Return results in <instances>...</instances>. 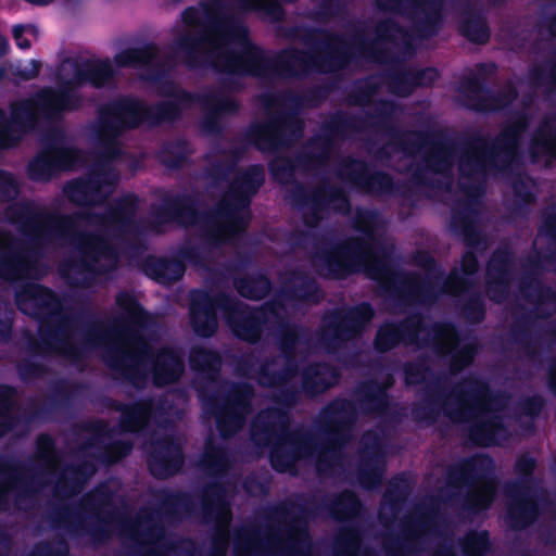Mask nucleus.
<instances>
[{"instance_id": "nucleus-1", "label": "nucleus", "mask_w": 556, "mask_h": 556, "mask_svg": "<svg viewBox=\"0 0 556 556\" xmlns=\"http://www.w3.org/2000/svg\"><path fill=\"white\" fill-rule=\"evenodd\" d=\"M205 22L197 34L185 33L175 40L177 51L189 68L203 65L206 48L217 53L211 65L225 74L222 86L229 91L244 89L245 77L302 78L311 72L344 70L357 55L372 51L374 41L365 28L350 37L323 27H304L301 40L309 50L286 48L270 58L249 38L248 27L233 14L223 11L219 1L205 7Z\"/></svg>"}, {"instance_id": "nucleus-2", "label": "nucleus", "mask_w": 556, "mask_h": 556, "mask_svg": "<svg viewBox=\"0 0 556 556\" xmlns=\"http://www.w3.org/2000/svg\"><path fill=\"white\" fill-rule=\"evenodd\" d=\"M138 204V197L128 193L114 199L101 213L90 210L47 213L29 201L12 205L8 211L9 220L20 226L31 244L26 250L11 247L0 254V279L12 282L26 277L33 267L36 247L59 239L78 242L79 257L72 260L68 267L83 275V279H71L68 283L91 286L97 277L117 268L119 251L110 237L124 242L141 233L136 218Z\"/></svg>"}, {"instance_id": "nucleus-3", "label": "nucleus", "mask_w": 556, "mask_h": 556, "mask_svg": "<svg viewBox=\"0 0 556 556\" xmlns=\"http://www.w3.org/2000/svg\"><path fill=\"white\" fill-rule=\"evenodd\" d=\"M394 109L393 102L381 100L378 102L376 112L369 113L367 117L337 110L321 123V134L308 141V144L317 146L319 151H304L298 154L295 160L280 155L269 161L268 169L276 182H292L288 197L292 206L302 211V222L307 228H317L329 208L338 213L349 212L351 203L344 189L331 184L328 179H324L313 189L307 188L295 180L296 169L300 167L313 170L325 166L336 141L348 140L352 131L362 130L368 122H371L374 127L391 129L389 117Z\"/></svg>"}, {"instance_id": "nucleus-4", "label": "nucleus", "mask_w": 556, "mask_h": 556, "mask_svg": "<svg viewBox=\"0 0 556 556\" xmlns=\"http://www.w3.org/2000/svg\"><path fill=\"white\" fill-rule=\"evenodd\" d=\"M112 496L108 488L97 486L81 500V508L91 513L90 516L83 518L79 514H74L70 506H63L53 513L52 525L54 528H65L74 540L87 538L88 545L94 548L108 544L116 527L141 545L154 544L165 535L161 515L177 518L181 513H193L195 508L189 492L164 489L159 492V509L142 507L136 518L127 519L114 506Z\"/></svg>"}, {"instance_id": "nucleus-5", "label": "nucleus", "mask_w": 556, "mask_h": 556, "mask_svg": "<svg viewBox=\"0 0 556 556\" xmlns=\"http://www.w3.org/2000/svg\"><path fill=\"white\" fill-rule=\"evenodd\" d=\"M264 184V166L251 164L235 177L216 206L203 213L198 210L195 194H166L161 204L152 207L151 228L155 230L157 226L169 223L184 226L200 224L203 241L217 248L248 229L251 202Z\"/></svg>"}, {"instance_id": "nucleus-6", "label": "nucleus", "mask_w": 556, "mask_h": 556, "mask_svg": "<svg viewBox=\"0 0 556 556\" xmlns=\"http://www.w3.org/2000/svg\"><path fill=\"white\" fill-rule=\"evenodd\" d=\"M370 243L351 237L318 254L319 274L332 280H343L364 271L376 281L382 294L404 312L407 306L433 302L438 294L429 278L417 271H403L393 264V251L382 249V256L371 257Z\"/></svg>"}, {"instance_id": "nucleus-7", "label": "nucleus", "mask_w": 556, "mask_h": 556, "mask_svg": "<svg viewBox=\"0 0 556 556\" xmlns=\"http://www.w3.org/2000/svg\"><path fill=\"white\" fill-rule=\"evenodd\" d=\"M115 302L123 311V316L116 318L111 325L101 319L89 320L84 331L83 342L75 344L72 341V343L81 349L80 361L87 349L101 345L110 337L119 338L131 349L121 345L108 348L103 356L104 363L113 372L115 380L126 381L135 388H140L144 384L146 377L139 368V361L141 354L148 352V343L140 330L150 321V315L138 299L128 291H119Z\"/></svg>"}, {"instance_id": "nucleus-8", "label": "nucleus", "mask_w": 556, "mask_h": 556, "mask_svg": "<svg viewBox=\"0 0 556 556\" xmlns=\"http://www.w3.org/2000/svg\"><path fill=\"white\" fill-rule=\"evenodd\" d=\"M20 312L38 323V338L29 334L27 352L30 355H61L70 361L81 357V349L72 343V321L63 314V299L50 287L29 282L15 293Z\"/></svg>"}, {"instance_id": "nucleus-9", "label": "nucleus", "mask_w": 556, "mask_h": 556, "mask_svg": "<svg viewBox=\"0 0 556 556\" xmlns=\"http://www.w3.org/2000/svg\"><path fill=\"white\" fill-rule=\"evenodd\" d=\"M363 509L358 495L344 489L331 500L319 502L315 496L295 494L264 509L263 518L269 523L282 525L287 556H308L311 538L306 528L308 518L327 511L334 520L351 521Z\"/></svg>"}, {"instance_id": "nucleus-10", "label": "nucleus", "mask_w": 556, "mask_h": 556, "mask_svg": "<svg viewBox=\"0 0 556 556\" xmlns=\"http://www.w3.org/2000/svg\"><path fill=\"white\" fill-rule=\"evenodd\" d=\"M530 123L531 117L525 111H517L493 140L479 132L467 137L458 160L460 177L475 180L509 172Z\"/></svg>"}, {"instance_id": "nucleus-11", "label": "nucleus", "mask_w": 556, "mask_h": 556, "mask_svg": "<svg viewBox=\"0 0 556 556\" xmlns=\"http://www.w3.org/2000/svg\"><path fill=\"white\" fill-rule=\"evenodd\" d=\"M289 410L278 406L261 412L250 430L255 446L269 447L270 466L280 473L287 472L299 460L315 456L317 450V438L313 432L290 428Z\"/></svg>"}, {"instance_id": "nucleus-12", "label": "nucleus", "mask_w": 556, "mask_h": 556, "mask_svg": "<svg viewBox=\"0 0 556 556\" xmlns=\"http://www.w3.org/2000/svg\"><path fill=\"white\" fill-rule=\"evenodd\" d=\"M159 94L165 99L149 106L160 126L181 119L185 111L200 105L203 110L200 126L207 135L222 134V119L237 115L241 109L236 98L217 91H190L169 79L162 83Z\"/></svg>"}, {"instance_id": "nucleus-13", "label": "nucleus", "mask_w": 556, "mask_h": 556, "mask_svg": "<svg viewBox=\"0 0 556 556\" xmlns=\"http://www.w3.org/2000/svg\"><path fill=\"white\" fill-rule=\"evenodd\" d=\"M441 377L428 382L424 388V399L414 404L412 415L418 422L431 426L441 412L450 419L460 421L472 417L480 400L490 395L489 384L478 377H467L455 384L450 395L441 389Z\"/></svg>"}, {"instance_id": "nucleus-14", "label": "nucleus", "mask_w": 556, "mask_h": 556, "mask_svg": "<svg viewBox=\"0 0 556 556\" xmlns=\"http://www.w3.org/2000/svg\"><path fill=\"white\" fill-rule=\"evenodd\" d=\"M556 261V252L549 255L528 256L522 264L525 275L519 282L522 298L534 305L533 309L516 316L510 326V337L529 357L536 355V344L531 339V324L536 318L546 319L556 311V291L536 277L542 261Z\"/></svg>"}, {"instance_id": "nucleus-15", "label": "nucleus", "mask_w": 556, "mask_h": 556, "mask_svg": "<svg viewBox=\"0 0 556 556\" xmlns=\"http://www.w3.org/2000/svg\"><path fill=\"white\" fill-rule=\"evenodd\" d=\"M83 390V383L61 378L51 384L50 392L40 405L28 407L22 414H12L13 409L18 408L17 389L12 384L0 383V439L20 425L52 419L56 414L68 410Z\"/></svg>"}, {"instance_id": "nucleus-16", "label": "nucleus", "mask_w": 556, "mask_h": 556, "mask_svg": "<svg viewBox=\"0 0 556 556\" xmlns=\"http://www.w3.org/2000/svg\"><path fill=\"white\" fill-rule=\"evenodd\" d=\"M455 331V325L447 321L427 324L419 312L409 313L399 321H386L377 329L374 349L377 353H388L401 344L418 348L431 346L435 354H444L442 340Z\"/></svg>"}, {"instance_id": "nucleus-17", "label": "nucleus", "mask_w": 556, "mask_h": 556, "mask_svg": "<svg viewBox=\"0 0 556 556\" xmlns=\"http://www.w3.org/2000/svg\"><path fill=\"white\" fill-rule=\"evenodd\" d=\"M494 469V460L488 454L466 457L446 469L448 486L469 489L463 500L464 510L477 515L491 508L498 489Z\"/></svg>"}, {"instance_id": "nucleus-18", "label": "nucleus", "mask_w": 556, "mask_h": 556, "mask_svg": "<svg viewBox=\"0 0 556 556\" xmlns=\"http://www.w3.org/2000/svg\"><path fill=\"white\" fill-rule=\"evenodd\" d=\"M357 414L358 407L355 401L343 397L330 401L321 409L319 430L324 434V440L317 441V450L314 454L315 469L319 476L332 475L349 440L348 429L356 420Z\"/></svg>"}, {"instance_id": "nucleus-19", "label": "nucleus", "mask_w": 556, "mask_h": 556, "mask_svg": "<svg viewBox=\"0 0 556 556\" xmlns=\"http://www.w3.org/2000/svg\"><path fill=\"white\" fill-rule=\"evenodd\" d=\"M379 84L375 81L371 77H366L362 79H357L354 81L351 90L348 92L346 102L352 106H368L374 105L372 111H366L364 115H357L359 117H367L369 113H374L377 110L378 102L381 100L391 101L394 103L395 109L393 110L392 115L389 117V125L391 129L387 128H378L371 126V122L366 123L364 128L359 131H352L350 134V138H352L355 134H361L367 129H371L377 134H383L389 137L390 146L394 147L397 151L405 153H414L416 152L424 143L429 141L430 135L424 132L422 130H404L402 129L397 123V116L403 113V106L394 100L380 98L374 101L375 96L379 92ZM354 115L353 113H351Z\"/></svg>"}, {"instance_id": "nucleus-20", "label": "nucleus", "mask_w": 556, "mask_h": 556, "mask_svg": "<svg viewBox=\"0 0 556 556\" xmlns=\"http://www.w3.org/2000/svg\"><path fill=\"white\" fill-rule=\"evenodd\" d=\"M84 86L76 78V66L72 78L61 80L58 88L45 86L34 97L20 100L13 109V117L30 125H38L39 118L59 119L64 113L78 111L84 105V97L77 88Z\"/></svg>"}, {"instance_id": "nucleus-21", "label": "nucleus", "mask_w": 556, "mask_h": 556, "mask_svg": "<svg viewBox=\"0 0 556 556\" xmlns=\"http://www.w3.org/2000/svg\"><path fill=\"white\" fill-rule=\"evenodd\" d=\"M536 467L535 457L528 453L519 455L514 465L518 479L506 483L504 488L508 498L506 522L511 530L521 531L530 528L542 514L539 497L531 494V484L536 481L534 478Z\"/></svg>"}, {"instance_id": "nucleus-22", "label": "nucleus", "mask_w": 556, "mask_h": 556, "mask_svg": "<svg viewBox=\"0 0 556 556\" xmlns=\"http://www.w3.org/2000/svg\"><path fill=\"white\" fill-rule=\"evenodd\" d=\"M198 396L205 410L214 416L220 438L227 440L242 428L245 414L251 407L253 388L247 382H238L225 394H220L200 383Z\"/></svg>"}, {"instance_id": "nucleus-23", "label": "nucleus", "mask_w": 556, "mask_h": 556, "mask_svg": "<svg viewBox=\"0 0 556 556\" xmlns=\"http://www.w3.org/2000/svg\"><path fill=\"white\" fill-rule=\"evenodd\" d=\"M220 300L223 318L231 333L249 344H257L262 340L270 317L280 318L282 305L277 302L251 306L230 294H223Z\"/></svg>"}, {"instance_id": "nucleus-24", "label": "nucleus", "mask_w": 556, "mask_h": 556, "mask_svg": "<svg viewBox=\"0 0 556 556\" xmlns=\"http://www.w3.org/2000/svg\"><path fill=\"white\" fill-rule=\"evenodd\" d=\"M374 317L369 302L329 309L321 317L318 339L328 351L341 349L359 338Z\"/></svg>"}, {"instance_id": "nucleus-25", "label": "nucleus", "mask_w": 556, "mask_h": 556, "mask_svg": "<svg viewBox=\"0 0 556 556\" xmlns=\"http://www.w3.org/2000/svg\"><path fill=\"white\" fill-rule=\"evenodd\" d=\"M142 125L160 126L149 103L136 96L121 94L98 109V126L111 137H121Z\"/></svg>"}, {"instance_id": "nucleus-26", "label": "nucleus", "mask_w": 556, "mask_h": 556, "mask_svg": "<svg viewBox=\"0 0 556 556\" xmlns=\"http://www.w3.org/2000/svg\"><path fill=\"white\" fill-rule=\"evenodd\" d=\"M478 73H471L459 81L458 92L463 97V106L477 113H494L509 106L518 97L515 87L493 91L488 83V76L496 71L495 63H480Z\"/></svg>"}, {"instance_id": "nucleus-27", "label": "nucleus", "mask_w": 556, "mask_h": 556, "mask_svg": "<svg viewBox=\"0 0 556 556\" xmlns=\"http://www.w3.org/2000/svg\"><path fill=\"white\" fill-rule=\"evenodd\" d=\"M84 161L83 151L64 144V136L56 130L45 138L43 147L27 164V176L36 182L50 181L56 174L73 170Z\"/></svg>"}, {"instance_id": "nucleus-28", "label": "nucleus", "mask_w": 556, "mask_h": 556, "mask_svg": "<svg viewBox=\"0 0 556 556\" xmlns=\"http://www.w3.org/2000/svg\"><path fill=\"white\" fill-rule=\"evenodd\" d=\"M303 132V121L294 112L282 111L263 122L251 123L244 139L260 152H274L290 147Z\"/></svg>"}, {"instance_id": "nucleus-29", "label": "nucleus", "mask_w": 556, "mask_h": 556, "mask_svg": "<svg viewBox=\"0 0 556 556\" xmlns=\"http://www.w3.org/2000/svg\"><path fill=\"white\" fill-rule=\"evenodd\" d=\"M200 509L204 522H215L210 556H226L229 544V525L232 518L228 492L224 483L213 480L200 490Z\"/></svg>"}, {"instance_id": "nucleus-30", "label": "nucleus", "mask_w": 556, "mask_h": 556, "mask_svg": "<svg viewBox=\"0 0 556 556\" xmlns=\"http://www.w3.org/2000/svg\"><path fill=\"white\" fill-rule=\"evenodd\" d=\"M118 176L113 168L103 163H94L90 169L80 177L71 179L63 187L67 200L80 207H94L102 205L109 191L104 187H114Z\"/></svg>"}, {"instance_id": "nucleus-31", "label": "nucleus", "mask_w": 556, "mask_h": 556, "mask_svg": "<svg viewBox=\"0 0 556 556\" xmlns=\"http://www.w3.org/2000/svg\"><path fill=\"white\" fill-rule=\"evenodd\" d=\"M25 464L18 459L0 454V510H5L14 494L15 502H23L47 486L42 472L26 476Z\"/></svg>"}, {"instance_id": "nucleus-32", "label": "nucleus", "mask_w": 556, "mask_h": 556, "mask_svg": "<svg viewBox=\"0 0 556 556\" xmlns=\"http://www.w3.org/2000/svg\"><path fill=\"white\" fill-rule=\"evenodd\" d=\"M382 11L401 13L409 8L414 33L419 39L438 36L445 24L444 0H376Z\"/></svg>"}, {"instance_id": "nucleus-33", "label": "nucleus", "mask_w": 556, "mask_h": 556, "mask_svg": "<svg viewBox=\"0 0 556 556\" xmlns=\"http://www.w3.org/2000/svg\"><path fill=\"white\" fill-rule=\"evenodd\" d=\"M430 135L429 141L424 143L416 152L405 153V155L414 156L424 148L425 167L418 166L412 174V181L419 187L432 188L434 182L427 175V170L434 174H444L451 172L454 165V159L457 150V142L450 139L444 131H425Z\"/></svg>"}, {"instance_id": "nucleus-34", "label": "nucleus", "mask_w": 556, "mask_h": 556, "mask_svg": "<svg viewBox=\"0 0 556 556\" xmlns=\"http://www.w3.org/2000/svg\"><path fill=\"white\" fill-rule=\"evenodd\" d=\"M337 175L342 181L364 194H391L395 189L394 179L389 173L372 170L365 160L351 155L339 163Z\"/></svg>"}, {"instance_id": "nucleus-35", "label": "nucleus", "mask_w": 556, "mask_h": 556, "mask_svg": "<svg viewBox=\"0 0 556 556\" xmlns=\"http://www.w3.org/2000/svg\"><path fill=\"white\" fill-rule=\"evenodd\" d=\"M515 273L514 252L507 247L496 248L485 266V291L491 302L501 304L508 298Z\"/></svg>"}, {"instance_id": "nucleus-36", "label": "nucleus", "mask_w": 556, "mask_h": 556, "mask_svg": "<svg viewBox=\"0 0 556 556\" xmlns=\"http://www.w3.org/2000/svg\"><path fill=\"white\" fill-rule=\"evenodd\" d=\"M184 464V445L178 438L165 434L150 443L147 466L153 478L165 480L174 477Z\"/></svg>"}, {"instance_id": "nucleus-37", "label": "nucleus", "mask_w": 556, "mask_h": 556, "mask_svg": "<svg viewBox=\"0 0 556 556\" xmlns=\"http://www.w3.org/2000/svg\"><path fill=\"white\" fill-rule=\"evenodd\" d=\"M220 291L214 295L205 290H193L190 296L189 324L194 334L202 339L215 336L218 330L217 311L222 312Z\"/></svg>"}, {"instance_id": "nucleus-38", "label": "nucleus", "mask_w": 556, "mask_h": 556, "mask_svg": "<svg viewBox=\"0 0 556 556\" xmlns=\"http://www.w3.org/2000/svg\"><path fill=\"white\" fill-rule=\"evenodd\" d=\"M451 230L454 235L462 237L463 243L469 248L462 255L459 271L471 279L480 268L478 257L472 249L479 248L484 242L482 231L469 211L458 210H454L452 213Z\"/></svg>"}, {"instance_id": "nucleus-39", "label": "nucleus", "mask_w": 556, "mask_h": 556, "mask_svg": "<svg viewBox=\"0 0 556 556\" xmlns=\"http://www.w3.org/2000/svg\"><path fill=\"white\" fill-rule=\"evenodd\" d=\"M146 358L150 361L152 382L156 388L177 383L185 372L184 357L175 348L162 346L153 353L148 345V352L141 354L139 361V368L142 371L144 370L141 368V364ZM143 374L147 378L146 372Z\"/></svg>"}, {"instance_id": "nucleus-40", "label": "nucleus", "mask_w": 556, "mask_h": 556, "mask_svg": "<svg viewBox=\"0 0 556 556\" xmlns=\"http://www.w3.org/2000/svg\"><path fill=\"white\" fill-rule=\"evenodd\" d=\"M393 384L392 376L386 382L370 378L359 381L354 388L355 403L359 410L367 416H383L390 408L388 390Z\"/></svg>"}, {"instance_id": "nucleus-41", "label": "nucleus", "mask_w": 556, "mask_h": 556, "mask_svg": "<svg viewBox=\"0 0 556 556\" xmlns=\"http://www.w3.org/2000/svg\"><path fill=\"white\" fill-rule=\"evenodd\" d=\"M301 397L314 400L339 383V369L327 362H312L300 371Z\"/></svg>"}, {"instance_id": "nucleus-42", "label": "nucleus", "mask_w": 556, "mask_h": 556, "mask_svg": "<svg viewBox=\"0 0 556 556\" xmlns=\"http://www.w3.org/2000/svg\"><path fill=\"white\" fill-rule=\"evenodd\" d=\"M258 382L263 387L274 389L273 402L287 409H292L301 403V390L295 383H291L280 370H271L269 362L260 366Z\"/></svg>"}, {"instance_id": "nucleus-43", "label": "nucleus", "mask_w": 556, "mask_h": 556, "mask_svg": "<svg viewBox=\"0 0 556 556\" xmlns=\"http://www.w3.org/2000/svg\"><path fill=\"white\" fill-rule=\"evenodd\" d=\"M189 366L199 380L195 382V390L203 383L208 390L211 383L218 381L223 366V358L217 350L203 345H193L189 351Z\"/></svg>"}, {"instance_id": "nucleus-44", "label": "nucleus", "mask_w": 556, "mask_h": 556, "mask_svg": "<svg viewBox=\"0 0 556 556\" xmlns=\"http://www.w3.org/2000/svg\"><path fill=\"white\" fill-rule=\"evenodd\" d=\"M369 437L372 435L366 433L363 437L365 447L361 450V457L356 468L357 481L365 490H374L381 483L386 467L378 446L376 444L372 446L367 444Z\"/></svg>"}, {"instance_id": "nucleus-45", "label": "nucleus", "mask_w": 556, "mask_h": 556, "mask_svg": "<svg viewBox=\"0 0 556 556\" xmlns=\"http://www.w3.org/2000/svg\"><path fill=\"white\" fill-rule=\"evenodd\" d=\"M142 273L161 285H172L180 280L186 273V265L177 256L148 255L141 263Z\"/></svg>"}, {"instance_id": "nucleus-46", "label": "nucleus", "mask_w": 556, "mask_h": 556, "mask_svg": "<svg viewBox=\"0 0 556 556\" xmlns=\"http://www.w3.org/2000/svg\"><path fill=\"white\" fill-rule=\"evenodd\" d=\"M286 300L317 304L321 300V292L317 281L303 270H293L282 287Z\"/></svg>"}, {"instance_id": "nucleus-47", "label": "nucleus", "mask_w": 556, "mask_h": 556, "mask_svg": "<svg viewBox=\"0 0 556 556\" xmlns=\"http://www.w3.org/2000/svg\"><path fill=\"white\" fill-rule=\"evenodd\" d=\"M94 466L87 460L66 465L59 473L54 485V495L68 497L78 494L87 479L94 473Z\"/></svg>"}, {"instance_id": "nucleus-48", "label": "nucleus", "mask_w": 556, "mask_h": 556, "mask_svg": "<svg viewBox=\"0 0 556 556\" xmlns=\"http://www.w3.org/2000/svg\"><path fill=\"white\" fill-rule=\"evenodd\" d=\"M459 34L475 45H485L491 38V28L482 9L467 2L458 25Z\"/></svg>"}, {"instance_id": "nucleus-49", "label": "nucleus", "mask_w": 556, "mask_h": 556, "mask_svg": "<svg viewBox=\"0 0 556 556\" xmlns=\"http://www.w3.org/2000/svg\"><path fill=\"white\" fill-rule=\"evenodd\" d=\"M174 403L165 395L139 399L138 433L146 430L151 422L164 425L169 420Z\"/></svg>"}, {"instance_id": "nucleus-50", "label": "nucleus", "mask_w": 556, "mask_h": 556, "mask_svg": "<svg viewBox=\"0 0 556 556\" xmlns=\"http://www.w3.org/2000/svg\"><path fill=\"white\" fill-rule=\"evenodd\" d=\"M76 78L89 84L93 88L101 89L111 84L115 77V70L109 59L85 60L75 63Z\"/></svg>"}, {"instance_id": "nucleus-51", "label": "nucleus", "mask_w": 556, "mask_h": 556, "mask_svg": "<svg viewBox=\"0 0 556 556\" xmlns=\"http://www.w3.org/2000/svg\"><path fill=\"white\" fill-rule=\"evenodd\" d=\"M327 97V89L321 86H313L305 91L298 93L285 91L279 96L264 94L263 103L266 108L276 104H289L293 108H317Z\"/></svg>"}, {"instance_id": "nucleus-52", "label": "nucleus", "mask_w": 556, "mask_h": 556, "mask_svg": "<svg viewBox=\"0 0 556 556\" xmlns=\"http://www.w3.org/2000/svg\"><path fill=\"white\" fill-rule=\"evenodd\" d=\"M451 337L457 339L456 328L455 331L451 332L450 336L446 337V339ZM444 340L445 338L442 340L443 344L445 345V353L437 355L440 357L450 356L448 368L452 375H457L462 372L464 369L470 367L481 350V344L476 337H473L470 341L464 344L452 348H448L445 344Z\"/></svg>"}, {"instance_id": "nucleus-53", "label": "nucleus", "mask_w": 556, "mask_h": 556, "mask_svg": "<svg viewBox=\"0 0 556 556\" xmlns=\"http://www.w3.org/2000/svg\"><path fill=\"white\" fill-rule=\"evenodd\" d=\"M61 453L56 447L55 439L50 433H40L35 441L34 458L38 466L25 465L24 473L30 471L33 467L38 468L33 475L42 472V478L48 482L46 476L56 467L60 462Z\"/></svg>"}, {"instance_id": "nucleus-54", "label": "nucleus", "mask_w": 556, "mask_h": 556, "mask_svg": "<svg viewBox=\"0 0 556 556\" xmlns=\"http://www.w3.org/2000/svg\"><path fill=\"white\" fill-rule=\"evenodd\" d=\"M20 101L10 104L11 117L0 108V149H11L16 147L23 138V135L33 130L37 125H30L26 122L16 121L13 117V109Z\"/></svg>"}, {"instance_id": "nucleus-55", "label": "nucleus", "mask_w": 556, "mask_h": 556, "mask_svg": "<svg viewBox=\"0 0 556 556\" xmlns=\"http://www.w3.org/2000/svg\"><path fill=\"white\" fill-rule=\"evenodd\" d=\"M232 285L240 296L251 301L265 299L271 290L270 279L262 271L233 277Z\"/></svg>"}, {"instance_id": "nucleus-56", "label": "nucleus", "mask_w": 556, "mask_h": 556, "mask_svg": "<svg viewBox=\"0 0 556 556\" xmlns=\"http://www.w3.org/2000/svg\"><path fill=\"white\" fill-rule=\"evenodd\" d=\"M230 466V453L227 446L216 443L213 439H207L204 444V451L201 458L202 469L212 477H219L227 471Z\"/></svg>"}, {"instance_id": "nucleus-57", "label": "nucleus", "mask_w": 556, "mask_h": 556, "mask_svg": "<svg viewBox=\"0 0 556 556\" xmlns=\"http://www.w3.org/2000/svg\"><path fill=\"white\" fill-rule=\"evenodd\" d=\"M191 153L189 142L179 138L165 142L157 153V160L166 168L177 170L189 163Z\"/></svg>"}, {"instance_id": "nucleus-58", "label": "nucleus", "mask_w": 556, "mask_h": 556, "mask_svg": "<svg viewBox=\"0 0 556 556\" xmlns=\"http://www.w3.org/2000/svg\"><path fill=\"white\" fill-rule=\"evenodd\" d=\"M378 223V214L371 210H362L358 211L355 215L353 222V228L364 235L363 239L367 240L370 243L371 257H383L382 249L392 248L387 247L381 241L377 240L375 237V230Z\"/></svg>"}, {"instance_id": "nucleus-59", "label": "nucleus", "mask_w": 556, "mask_h": 556, "mask_svg": "<svg viewBox=\"0 0 556 556\" xmlns=\"http://www.w3.org/2000/svg\"><path fill=\"white\" fill-rule=\"evenodd\" d=\"M159 55V47L148 42L141 47L127 48L116 53L114 62L118 67H141L151 64Z\"/></svg>"}, {"instance_id": "nucleus-60", "label": "nucleus", "mask_w": 556, "mask_h": 556, "mask_svg": "<svg viewBox=\"0 0 556 556\" xmlns=\"http://www.w3.org/2000/svg\"><path fill=\"white\" fill-rule=\"evenodd\" d=\"M530 153L556 159V122L543 119L530 141Z\"/></svg>"}, {"instance_id": "nucleus-61", "label": "nucleus", "mask_w": 556, "mask_h": 556, "mask_svg": "<svg viewBox=\"0 0 556 556\" xmlns=\"http://www.w3.org/2000/svg\"><path fill=\"white\" fill-rule=\"evenodd\" d=\"M307 330L302 325L281 318L276 334L280 353L286 355L298 353V345L304 342Z\"/></svg>"}, {"instance_id": "nucleus-62", "label": "nucleus", "mask_w": 556, "mask_h": 556, "mask_svg": "<svg viewBox=\"0 0 556 556\" xmlns=\"http://www.w3.org/2000/svg\"><path fill=\"white\" fill-rule=\"evenodd\" d=\"M363 535L358 527L346 525L336 534L332 544L333 556H358Z\"/></svg>"}, {"instance_id": "nucleus-63", "label": "nucleus", "mask_w": 556, "mask_h": 556, "mask_svg": "<svg viewBox=\"0 0 556 556\" xmlns=\"http://www.w3.org/2000/svg\"><path fill=\"white\" fill-rule=\"evenodd\" d=\"M456 306L460 316L470 325H479L486 317V304L480 291H471L457 299Z\"/></svg>"}, {"instance_id": "nucleus-64", "label": "nucleus", "mask_w": 556, "mask_h": 556, "mask_svg": "<svg viewBox=\"0 0 556 556\" xmlns=\"http://www.w3.org/2000/svg\"><path fill=\"white\" fill-rule=\"evenodd\" d=\"M460 551L464 556H485L492 547L488 530H469L459 540Z\"/></svg>"}]
</instances>
